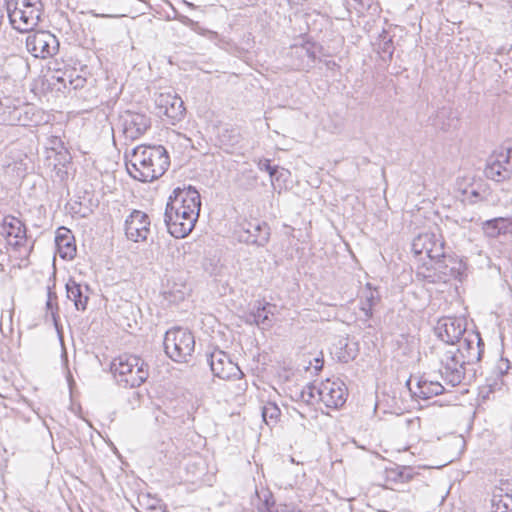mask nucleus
I'll use <instances>...</instances> for the list:
<instances>
[{
  "label": "nucleus",
  "mask_w": 512,
  "mask_h": 512,
  "mask_svg": "<svg viewBox=\"0 0 512 512\" xmlns=\"http://www.w3.org/2000/svg\"><path fill=\"white\" fill-rule=\"evenodd\" d=\"M424 253L430 259H438L441 256H443L442 244L437 245L435 242H433V238H431V244H428V243L425 244Z\"/></svg>",
  "instance_id": "obj_32"
},
{
  "label": "nucleus",
  "mask_w": 512,
  "mask_h": 512,
  "mask_svg": "<svg viewBox=\"0 0 512 512\" xmlns=\"http://www.w3.org/2000/svg\"><path fill=\"white\" fill-rule=\"evenodd\" d=\"M314 361H315V366H314L315 371H316V372H318V371H320V370L322 369V367H323V359H322V358H319V357H316V358L314 359Z\"/></svg>",
  "instance_id": "obj_38"
},
{
  "label": "nucleus",
  "mask_w": 512,
  "mask_h": 512,
  "mask_svg": "<svg viewBox=\"0 0 512 512\" xmlns=\"http://www.w3.org/2000/svg\"><path fill=\"white\" fill-rule=\"evenodd\" d=\"M510 368L509 361L507 359L501 358L496 365L495 373L497 376H504L505 373H507L508 369Z\"/></svg>",
  "instance_id": "obj_35"
},
{
  "label": "nucleus",
  "mask_w": 512,
  "mask_h": 512,
  "mask_svg": "<svg viewBox=\"0 0 512 512\" xmlns=\"http://www.w3.org/2000/svg\"><path fill=\"white\" fill-rule=\"evenodd\" d=\"M380 48L383 53H387L389 55V57H391L393 54V50H394L392 39L391 38L386 39V37H384L383 42L380 45Z\"/></svg>",
  "instance_id": "obj_36"
},
{
  "label": "nucleus",
  "mask_w": 512,
  "mask_h": 512,
  "mask_svg": "<svg viewBox=\"0 0 512 512\" xmlns=\"http://www.w3.org/2000/svg\"><path fill=\"white\" fill-rule=\"evenodd\" d=\"M246 232L250 235L253 243L263 246L268 242L269 232L265 223H249Z\"/></svg>",
  "instance_id": "obj_25"
},
{
  "label": "nucleus",
  "mask_w": 512,
  "mask_h": 512,
  "mask_svg": "<svg viewBox=\"0 0 512 512\" xmlns=\"http://www.w3.org/2000/svg\"><path fill=\"white\" fill-rule=\"evenodd\" d=\"M155 105L157 113L160 116H166L172 121V124L184 118L186 112L184 102L181 97L175 93L162 92L157 94L155 97Z\"/></svg>",
  "instance_id": "obj_10"
},
{
  "label": "nucleus",
  "mask_w": 512,
  "mask_h": 512,
  "mask_svg": "<svg viewBox=\"0 0 512 512\" xmlns=\"http://www.w3.org/2000/svg\"><path fill=\"white\" fill-rule=\"evenodd\" d=\"M81 419H82L85 423H87V424H88V421H87V418H86V417H83V418H81Z\"/></svg>",
  "instance_id": "obj_44"
},
{
  "label": "nucleus",
  "mask_w": 512,
  "mask_h": 512,
  "mask_svg": "<svg viewBox=\"0 0 512 512\" xmlns=\"http://www.w3.org/2000/svg\"><path fill=\"white\" fill-rule=\"evenodd\" d=\"M257 166L260 170L267 171L271 177V182H274L275 175L278 171L277 166H271L270 160L268 159H259L257 161Z\"/></svg>",
  "instance_id": "obj_33"
},
{
  "label": "nucleus",
  "mask_w": 512,
  "mask_h": 512,
  "mask_svg": "<svg viewBox=\"0 0 512 512\" xmlns=\"http://www.w3.org/2000/svg\"><path fill=\"white\" fill-rule=\"evenodd\" d=\"M398 477L402 482H406L412 478V475L409 473V469L404 467L398 473Z\"/></svg>",
  "instance_id": "obj_37"
},
{
  "label": "nucleus",
  "mask_w": 512,
  "mask_h": 512,
  "mask_svg": "<svg viewBox=\"0 0 512 512\" xmlns=\"http://www.w3.org/2000/svg\"><path fill=\"white\" fill-rule=\"evenodd\" d=\"M441 257L442 259H438L434 265L437 280L446 283L451 279L458 278L464 270L463 263L453 257H445L444 255Z\"/></svg>",
  "instance_id": "obj_17"
},
{
  "label": "nucleus",
  "mask_w": 512,
  "mask_h": 512,
  "mask_svg": "<svg viewBox=\"0 0 512 512\" xmlns=\"http://www.w3.org/2000/svg\"><path fill=\"white\" fill-rule=\"evenodd\" d=\"M55 287V282H53L52 286H47V301H46V310L47 313L50 312L52 321L59 332V326H58V303H57V294L53 290Z\"/></svg>",
  "instance_id": "obj_29"
},
{
  "label": "nucleus",
  "mask_w": 512,
  "mask_h": 512,
  "mask_svg": "<svg viewBox=\"0 0 512 512\" xmlns=\"http://www.w3.org/2000/svg\"><path fill=\"white\" fill-rule=\"evenodd\" d=\"M26 47L34 57L45 59L58 51L59 42L48 31H36L27 37Z\"/></svg>",
  "instance_id": "obj_8"
},
{
  "label": "nucleus",
  "mask_w": 512,
  "mask_h": 512,
  "mask_svg": "<svg viewBox=\"0 0 512 512\" xmlns=\"http://www.w3.org/2000/svg\"><path fill=\"white\" fill-rule=\"evenodd\" d=\"M380 296L376 289L371 287L368 283L362 290L361 295V310L365 313L366 317L372 316L373 307L379 302Z\"/></svg>",
  "instance_id": "obj_24"
},
{
  "label": "nucleus",
  "mask_w": 512,
  "mask_h": 512,
  "mask_svg": "<svg viewBox=\"0 0 512 512\" xmlns=\"http://www.w3.org/2000/svg\"><path fill=\"white\" fill-rule=\"evenodd\" d=\"M100 16H101V17H107L108 15L102 14V15H100Z\"/></svg>",
  "instance_id": "obj_45"
},
{
  "label": "nucleus",
  "mask_w": 512,
  "mask_h": 512,
  "mask_svg": "<svg viewBox=\"0 0 512 512\" xmlns=\"http://www.w3.org/2000/svg\"><path fill=\"white\" fill-rule=\"evenodd\" d=\"M262 421L265 422L266 424H268V421H267V418L266 417H263L262 418Z\"/></svg>",
  "instance_id": "obj_43"
},
{
  "label": "nucleus",
  "mask_w": 512,
  "mask_h": 512,
  "mask_svg": "<svg viewBox=\"0 0 512 512\" xmlns=\"http://www.w3.org/2000/svg\"><path fill=\"white\" fill-rule=\"evenodd\" d=\"M198 220L197 216L193 213L185 214L180 211H169L166 207L164 213V222L168 229V232L175 238H184L191 233L195 224Z\"/></svg>",
  "instance_id": "obj_9"
},
{
  "label": "nucleus",
  "mask_w": 512,
  "mask_h": 512,
  "mask_svg": "<svg viewBox=\"0 0 512 512\" xmlns=\"http://www.w3.org/2000/svg\"><path fill=\"white\" fill-rule=\"evenodd\" d=\"M10 24L19 32H30L40 20L41 0H6Z\"/></svg>",
  "instance_id": "obj_3"
},
{
  "label": "nucleus",
  "mask_w": 512,
  "mask_h": 512,
  "mask_svg": "<svg viewBox=\"0 0 512 512\" xmlns=\"http://www.w3.org/2000/svg\"><path fill=\"white\" fill-rule=\"evenodd\" d=\"M335 65H336V63H335V62H331V61L327 62V66H328L329 68H333V66H335Z\"/></svg>",
  "instance_id": "obj_42"
},
{
  "label": "nucleus",
  "mask_w": 512,
  "mask_h": 512,
  "mask_svg": "<svg viewBox=\"0 0 512 512\" xmlns=\"http://www.w3.org/2000/svg\"><path fill=\"white\" fill-rule=\"evenodd\" d=\"M58 233H61V236L69 235L70 231L64 227L58 230Z\"/></svg>",
  "instance_id": "obj_39"
},
{
  "label": "nucleus",
  "mask_w": 512,
  "mask_h": 512,
  "mask_svg": "<svg viewBox=\"0 0 512 512\" xmlns=\"http://www.w3.org/2000/svg\"><path fill=\"white\" fill-rule=\"evenodd\" d=\"M271 305L269 303L265 305H261L260 303L256 307V310L251 312L249 315V322L255 323L258 326H262L263 328H267L271 326V320L269 318V314L271 313L268 308Z\"/></svg>",
  "instance_id": "obj_27"
},
{
  "label": "nucleus",
  "mask_w": 512,
  "mask_h": 512,
  "mask_svg": "<svg viewBox=\"0 0 512 512\" xmlns=\"http://www.w3.org/2000/svg\"><path fill=\"white\" fill-rule=\"evenodd\" d=\"M166 207L169 211H180L187 214L193 213L199 217L201 199L199 192L194 187L176 188L169 197Z\"/></svg>",
  "instance_id": "obj_6"
},
{
  "label": "nucleus",
  "mask_w": 512,
  "mask_h": 512,
  "mask_svg": "<svg viewBox=\"0 0 512 512\" xmlns=\"http://www.w3.org/2000/svg\"><path fill=\"white\" fill-rule=\"evenodd\" d=\"M110 370L117 383L124 388L139 387L149 375L146 363L140 357L127 353L114 358Z\"/></svg>",
  "instance_id": "obj_2"
},
{
  "label": "nucleus",
  "mask_w": 512,
  "mask_h": 512,
  "mask_svg": "<svg viewBox=\"0 0 512 512\" xmlns=\"http://www.w3.org/2000/svg\"><path fill=\"white\" fill-rule=\"evenodd\" d=\"M58 82L65 84V78L62 76H53Z\"/></svg>",
  "instance_id": "obj_40"
},
{
  "label": "nucleus",
  "mask_w": 512,
  "mask_h": 512,
  "mask_svg": "<svg viewBox=\"0 0 512 512\" xmlns=\"http://www.w3.org/2000/svg\"><path fill=\"white\" fill-rule=\"evenodd\" d=\"M509 481L501 483L492 496L491 505L493 512H512V494Z\"/></svg>",
  "instance_id": "obj_19"
},
{
  "label": "nucleus",
  "mask_w": 512,
  "mask_h": 512,
  "mask_svg": "<svg viewBox=\"0 0 512 512\" xmlns=\"http://www.w3.org/2000/svg\"><path fill=\"white\" fill-rule=\"evenodd\" d=\"M465 330L463 320L453 317L442 318L436 327L438 337L449 347H456V343H459L460 346H469L466 339L462 341ZM467 348L469 349V347Z\"/></svg>",
  "instance_id": "obj_11"
},
{
  "label": "nucleus",
  "mask_w": 512,
  "mask_h": 512,
  "mask_svg": "<svg viewBox=\"0 0 512 512\" xmlns=\"http://www.w3.org/2000/svg\"><path fill=\"white\" fill-rule=\"evenodd\" d=\"M433 237L434 235L428 233L416 237L412 243V249L415 254H423L425 250V244H431V238Z\"/></svg>",
  "instance_id": "obj_31"
},
{
  "label": "nucleus",
  "mask_w": 512,
  "mask_h": 512,
  "mask_svg": "<svg viewBox=\"0 0 512 512\" xmlns=\"http://www.w3.org/2000/svg\"><path fill=\"white\" fill-rule=\"evenodd\" d=\"M335 65H336V63H335V62H331V61L327 62V66H328L329 68H333V66H335Z\"/></svg>",
  "instance_id": "obj_41"
},
{
  "label": "nucleus",
  "mask_w": 512,
  "mask_h": 512,
  "mask_svg": "<svg viewBox=\"0 0 512 512\" xmlns=\"http://www.w3.org/2000/svg\"><path fill=\"white\" fill-rule=\"evenodd\" d=\"M26 232V226L19 218L13 215L4 216L0 225V233L11 246L14 248L24 246L27 240Z\"/></svg>",
  "instance_id": "obj_13"
},
{
  "label": "nucleus",
  "mask_w": 512,
  "mask_h": 512,
  "mask_svg": "<svg viewBox=\"0 0 512 512\" xmlns=\"http://www.w3.org/2000/svg\"><path fill=\"white\" fill-rule=\"evenodd\" d=\"M213 374L221 379L237 378L242 374L238 365L223 351H215L209 357Z\"/></svg>",
  "instance_id": "obj_14"
},
{
  "label": "nucleus",
  "mask_w": 512,
  "mask_h": 512,
  "mask_svg": "<svg viewBox=\"0 0 512 512\" xmlns=\"http://www.w3.org/2000/svg\"><path fill=\"white\" fill-rule=\"evenodd\" d=\"M290 55L295 58L291 66L297 70L310 69L316 58L315 52L308 45L293 46Z\"/></svg>",
  "instance_id": "obj_20"
},
{
  "label": "nucleus",
  "mask_w": 512,
  "mask_h": 512,
  "mask_svg": "<svg viewBox=\"0 0 512 512\" xmlns=\"http://www.w3.org/2000/svg\"><path fill=\"white\" fill-rule=\"evenodd\" d=\"M34 108L30 105L15 106L9 99L0 101V124L30 126L34 123Z\"/></svg>",
  "instance_id": "obj_7"
},
{
  "label": "nucleus",
  "mask_w": 512,
  "mask_h": 512,
  "mask_svg": "<svg viewBox=\"0 0 512 512\" xmlns=\"http://www.w3.org/2000/svg\"><path fill=\"white\" fill-rule=\"evenodd\" d=\"M482 229L486 236L496 238L512 232V219L504 217L490 219L483 222Z\"/></svg>",
  "instance_id": "obj_22"
},
{
  "label": "nucleus",
  "mask_w": 512,
  "mask_h": 512,
  "mask_svg": "<svg viewBox=\"0 0 512 512\" xmlns=\"http://www.w3.org/2000/svg\"><path fill=\"white\" fill-rule=\"evenodd\" d=\"M321 400L327 407L338 408L346 401V389L344 384L340 382H331L327 380L317 389Z\"/></svg>",
  "instance_id": "obj_16"
},
{
  "label": "nucleus",
  "mask_w": 512,
  "mask_h": 512,
  "mask_svg": "<svg viewBox=\"0 0 512 512\" xmlns=\"http://www.w3.org/2000/svg\"><path fill=\"white\" fill-rule=\"evenodd\" d=\"M126 157L129 175L141 182L158 179L170 164L168 153L161 145H139Z\"/></svg>",
  "instance_id": "obj_1"
},
{
  "label": "nucleus",
  "mask_w": 512,
  "mask_h": 512,
  "mask_svg": "<svg viewBox=\"0 0 512 512\" xmlns=\"http://www.w3.org/2000/svg\"><path fill=\"white\" fill-rule=\"evenodd\" d=\"M252 505L256 507L258 512H300L286 504L275 507V502L269 490H256Z\"/></svg>",
  "instance_id": "obj_18"
},
{
  "label": "nucleus",
  "mask_w": 512,
  "mask_h": 512,
  "mask_svg": "<svg viewBox=\"0 0 512 512\" xmlns=\"http://www.w3.org/2000/svg\"><path fill=\"white\" fill-rule=\"evenodd\" d=\"M150 118L143 113L127 111L123 116V133L127 139L135 140L150 127Z\"/></svg>",
  "instance_id": "obj_15"
},
{
  "label": "nucleus",
  "mask_w": 512,
  "mask_h": 512,
  "mask_svg": "<svg viewBox=\"0 0 512 512\" xmlns=\"http://www.w3.org/2000/svg\"><path fill=\"white\" fill-rule=\"evenodd\" d=\"M511 172L506 171L505 167L501 164L497 163L493 159L490 158L486 169H485V175L497 182L503 181L510 177Z\"/></svg>",
  "instance_id": "obj_28"
},
{
  "label": "nucleus",
  "mask_w": 512,
  "mask_h": 512,
  "mask_svg": "<svg viewBox=\"0 0 512 512\" xmlns=\"http://www.w3.org/2000/svg\"><path fill=\"white\" fill-rule=\"evenodd\" d=\"M67 298L74 302L77 310L84 311L87 307L89 297L84 294L82 286L73 279L66 283Z\"/></svg>",
  "instance_id": "obj_23"
},
{
  "label": "nucleus",
  "mask_w": 512,
  "mask_h": 512,
  "mask_svg": "<svg viewBox=\"0 0 512 512\" xmlns=\"http://www.w3.org/2000/svg\"><path fill=\"white\" fill-rule=\"evenodd\" d=\"M490 158L504 166L506 171L512 173V148L501 149L495 152Z\"/></svg>",
  "instance_id": "obj_30"
},
{
  "label": "nucleus",
  "mask_w": 512,
  "mask_h": 512,
  "mask_svg": "<svg viewBox=\"0 0 512 512\" xmlns=\"http://www.w3.org/2000/svg\"><path fill=\"white\" fill-rule=\"evenodd\" d=\"M149 233V216L139 210L132 211L125 221V234L127 238L134 242L145 241Z\"/></svg>",
  "instance_id": "obj_12"
},
{
  "label": "nucleus",
  "mask_w": 512,
  "mask_h": 512,
  "mask_svg": "<svg viewBox=\"0 0 512 512\" xmlns=\"http://www.w3.org/2000/svg\"><path fill=\"white\" fill-rule=\"evenodd\" d=\"M410 390L417 396L424 399L431 398L433 396L440 395L444 392V385L439 381L430 380L425 377H421L417 380L415 388Z\"/></svg>",
  "instance_id": "obj_21"
},
{
  "label": "nucleus",
  "mask_w": 512,
  "mask_h": 512,
  "mask_svg": "<svg viewBox=\"0 0 512 512\" xmlns=\"http://www.w3.org/2000/svg\"><path fill=\"white\" fill-rule=\"evenodd\" d=\"M163 344L169 358L175 362L186 363L194 352L195 339L189 330L174 327L166 332Z\"/></svg>",
  "instance_id": "obj_5"
},
{
  "label": "nucleus",
  "mask_w": 512,
  "mask_h": 512,
  "mask_svg": "<svg viewBox=\"0 0 512 512\" xmlns=\"http://www.w3.org/2000/svg\"><path fill=\"white\" fill-rule=\"evenodd\" d=\"M281 409L275 402H267L262 406L261 416H280Z\"/></svg>",
  "instance_id": "obj_34"
},
{
  "label": "nucleus",
  "mask_w": 512,
  "mask_h": 512,
  "mask_svg": "<svg viewBox=\"0 0 512 512\" xmlns=\"http://www.w3.org/2000/svg\"><path fill=\"white\" fill-rule=\"evenodd\" d=\"M472 355H465L461 347H449L441 356L439 374L443 382L451 387L462 383L465 378V365L472 360Z\"/></svg>",
  "instance_id": "obj_4"
},
{
  "label": "nucleus",
  "mask_w": 512,
  "mask_h": 512,
  "mask_svg": "<svg viewBox=\"0 0 512 512\" xmlns=\"http://www.w3.org/2000/svg\"><path fill=\"white\" fill-rule=\"evenodd\" d=\"M55 241L61 258H74L76 253V247L72 243V237L70 235L61 236V233H57Z\"/></svg>",
  "instance_id": "obj_26"
}]
</instances>
